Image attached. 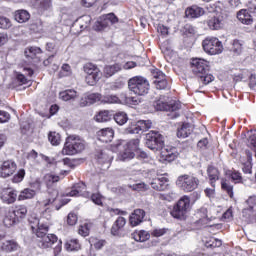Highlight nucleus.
Returning a JSON list of instances; mask_svg holds the SVG:
<instances>
[{
    "mask_svg": "<svg viewBox=\"0 0 256 256\" xmlns=\"http://www.w3.org/2000/svg\"><path fill=\"white\" fill-rule=\"evenodd\" d=\"M89 243L90 245H92L95 249H103V247H105L106 245V241L105 240H101L99 238H95V237H91L89 239Z\"/></svg>",
    "mask_w": 256,
    "mask_h": 256,
    "instance_id": "nucleus-44",
    "label": "nucleus"
},
{
    "mask_svg": "<svg viewBox=\"0 0 256 256\" xmlns=\"http://www.w3.org/2000/svg\"><path fill=\"white\" fill-rule=\"evenodd\" d=\"M90 231L91 223H85L83 225H80L78 228V233L81 235V237H89Z\"/></svg>",
    "mask_w": 256,
    "mask_h": 256,
    "instance_id": "nucleus-45",
    "label": "nucleus"
},
{
    "mask_svg": "<svg viewBox=\"0 0 256 256\" xmlns=\"http://www.w3.org/2000/svg\"><path fill=\"white\" fill-rule=\"evenodd\" d=\"M37 193L35 190L26 188L23 191L20 192V195L18 196L19 201H25V199H33Z\"/></svg>",
    "mask_w": 256,
    "mask_h": 256,
    "instance_id": "nucleus-36",
    "label": "nucleus"
},
{
    "mask_svg": "<svg viewBox=\"0 0 256 256\" xmlns=\"http://www.w3.org/2000/svg\"><path fill=\"white\" fill-rule=\"evenodd\" d=\"M191 211V198L189 196H182L177 203L174 204L170 211L171 217L177 221H186Z\"/></svg>",
    "mask_w": 256,
    "mask_h": 256,
    "instance_id": "nucleus-2",
    "label": "nucleus"
},
{
    "mask_svg": "<svg viewBox=\"0 0 256 256\" xmlns=\"http://www.w3.org/2000/svg\"><path fill=\"white\" fill-rule=\"evenodd\" d=\"M152 77L155 79V81H157V80L163 79L165 75L159 69H153Z\"/></svg>",
    "mask_w": 256,
    "mask_h": 256,
    "instance_id": "nucleus-64",
    "label": "nucleus"
},
{
    "mask_svg": "<svg viewBox=\"0 0 256 256\" xmlns=\"http://www.w3.org/2000/svg\"><path fill=\"white\" fill-rule=\"evenodd\" d=\"M25 179V170L20 169L17 174L12 178L13 183H21Z\"/></svg>",
    "mask_w": 256,
    "mask_h": 256,
    "instance_id": "nucleus-54",
    "label": "nucleus"
},
{
    "mask_svg": "<svg viewBox=\"0 0 256 256\" xmlns=\"http://www.w3.org/2000/svg\"><path fill=\"white\" fill-rule=\"evenodd\" d=\"M246 207L242 210V217L246 221H251L256 218V196H250L245 201Z\"/></svg>",
    "mask_w": 256,
    "mask_h": 256,
    "instance_id": "nucleus-9",
    "label": "nucleus"
},
{
    "mask_svg": "<svg viewBox=\"0 0 256 256\" xmlns=\"http://www.w3.org/2000/svg\"><path fill=\"white\" fill-rule=\"evenodd\" d=\"M157 31L162 37H167L169 35V28L163 24H158L157 25Z\"/></svg>",
    "mask_w": 256,
    "mask_h": 256,
    "instance_id": "nucleus-57",
    "label": "nucleus"
},
{
    "mask_svg": "<svg viewBox=\"0 0 256 256\" xmlns=\"http://www.w3.org/2000/svg\"><path fill=\"white\" fill-rule=\"evenodd\" d=\"M150 185L155 191H165L169 185V179L164 175H160L157 178H154Z\"/></svg>",
    "mask_w": 256,
    "mask_h": 256,
    "instance_id": "nucleus-16",
    "label": "nucleus"
},
{
    "mask_svg": "<svg viewBox=\"0 0 256 256\" xmlns=\"http://www.w3.org/2000/svg\"><path fill=\"white\" fill-rule=\"evenodd\" d=\"M178 155L179 153H177L176 148H164L160 153L161 160L167 161L168 163L175 161Z\"/></svg>",
    "mask_w": 256,
    "mask_h": 256,
    "instance_id": "nucleus-20",
    "label": "nucleus"
},
{
    "mask_svg": "<svg viewBox=\"0 0 256 256\" xmlns=\"http://www.w3.org/2000/svg\"><path fill=\"white\" fill-rule=\"evenodd\" d=\"M163 145H165L163 135L159 132L151 131L146 135V147L151 151H159L163 148Z\"/></svg>",
    "mask_w": 256,
    "mask_h": 256,
    "instance_id": "nucleus-7",
    "label": "nucleus"
},
{
    "mask_svg": "<svg viewBox=\"0 0 256 256\" xmlns=\"http://www.w3.org/2000/svg\"><path fill=\"white\" fill-rule=\"evenodd\" d=\"M207 175L210 180V185L215 187V182L219 181V170L214 166H208Z\"/></svg>",
    "mask_w": 256,
    "mask_h": 256,
    "instance_id": "nucleus-27",
    "label": "nucleus"
},
{
    "mask_svg": "<svg viewBox=\"0 0 256 256\" xmlns=\"http://www.w3.org/2000/svg\"><path fill=\"white\" fill-rule=\"evenodd\" d=\"M12 212L15 214L18 221L19 219H25V217L27 216V206L25 205L16 206Z\"/></svg>",
    "mask_w": 256,
    "mask_h": 256,
    "instance_id": "nucleus-38",
    "label": "nucleus"
},
{
    "mask_svg": "<svg viewBox=\"0 0 256 256\" xmlns=\"http://www.w3.org/2000/svg\"><path fill=\"white\" fill-rule=\"evenodd\" d=\"M97 137L102 143H111L115 137V131L112 128H103L97 132Z\"/></svg>",
    "mask_w": 256,
    "mask_h": 256,
    "instance_id": "nucleus-19",
    "label": "nucleus"
},
{
    "mask_svg": "<svg viewBox=\"0 0 256 256\" xmlns=\"http://www.w3.org/2000/svg\"><path fill=\"white\" fill-rule=\"evenodd\" d=\"M123 70V66L120 63H115L112 65H107L104 67V75L107 77H113L115 73H119V71Z\"/></svg>",
    "mask_w": 256,
    "mask_h": 256,
    "instance_id": "nucleus-25",
    "label": "nucleus"
},
{
    "mask_svg": "<svg viewBox=\"0 0 256 256\" xmlns=\"http://www.w3.org/2000/svg\"><path fill=\"white\" fill-rule=\"evenodd\" d=\"M87 186L83 182H79L72 187V190L66 193L67 197H90Z\"/></svg>",
    "mask_w": 256,
    "mask_h": 256,
    "instance_id": "nucleus-13",
    "label": "nucleus"
},
{
    "mask_svg": "<svg viewBox=\"0 0 256 256\" xmlns=\"http://www.w3.org/2000/svg\"><path fill=\"white\" fill-rule=\"evenodd\" d=\"M199 178L191 174H183L177 178L176 185L185 193H191L199 187Z\"/></svg>",
    "mask_w": 256,
    "mask_h": 256,
    "instance_id": "nucleus-4",
    "label": "nucleus"
},
{
    "mask_svg": "<svg viewBox=\"0 0 256 256\" xmlns=\"http://www.w3.org/2000/svg\"><path fill=\"white\" fill-rule=\"evenodd\" d=\"M91 201H93L95 205H103V196L99 193H94L91 195Z\"/></svg>",
    "mask_w": 256,
    "mask_h": 256,
    "instance_id": "nucleus-58",
    "label": "nucleus"
},
{
    "mask_svg": "<svg viewBox=\"0 0 256 256\" xmlns=\"http://www.w3.org/2000/svg\"><path fill=\"white\" fill-rule=\"evenodd\" d=\"M139 143V139H132L125 145V148L135 153V151H139Z\"/></svg>",
    "mask_w": 256,
    "mask_h": 256,
    "instance_id": "nucleus-47",
    "label": "nucleus"
},
{
    "mask_svg": "<svg viewBox=\"0 0 256 256\" xmlns=\"http://www.w3.org/2000/svg\"><path fill=\"white\" fill-rule=\"evenodd\" d=\"M111 113L108 110L100 111L95 119L98 123H107V121H111Z\"/></svg>",
    "mask_w": 256,
    "mask_h": 256,
    "instance_id": "nucleus-35",
    "label": "nucleus"
},
{
    "mask_svg": "<svg viewBox=\"0 0 256 256\" xmlns=\"http://www.w3.org/2000/svg\"><path fill=\"white\" fill-rule=\"evenodd\" d=\"M29 223L32 231L38 237V246L41 249H49V247H54V256L59 255L62 251L63 242L57 238L55 234H47L49 231V226L45 224H40L38 218H29Z\"/></svg>",
    "mask_w": 256,
    "mask_h": 256,
    "instance_id": "nucleus-1",
    "label": "nucleus"
},
{
    "mask_svg": "<svg viewBox=\"0 0 256 256\" xmlns=\"http://www.w3.org/2000/svg\"><path fill=\"white\" fill-rule=\"evenodd\" d=\"M221 187L228 193L229 197L233 198V186L229 185L225 179H222Z\"/></svg>",
    "mask_w": 256,
    "mask_h": 256,
    "instance_id": "nucleus-51",
    "label": "nucleus"
},
{
    "mask_svg": "<svg viewBox=\"0 0 256 256\" xmlns=\"http://www.w3.org/2000/svg\"><path fill=\"white\" fill-rule=\"evenodd\" d=\"M14 19L18 23H27L31 19V14L27 10H17L14 12Z\"/></svg>",
    "mask_w": 256,
    "mask_h": 256,
    "instance_id": "nucleus-29",
    "label": "nucleus"
},
{
    "mask_svg": "<svg viewBox=\"0 0 256 256\" xmlns=\"http://www.w3.org/2000/svg\"><path fill=\"white\" fill-rule=\"evenodd\" d=\"M123 103L130 104V105H139L141 103V100L135 98V97H127V95L122 94Z\"/></svg>",
    "mask_w": 256,
    "mask_h": 256,
    "instance_id": "nucleus-50",
    "label": "nucleus"
},
{
    "mask_svg": "<svg viewBox=\"0 0 256 256\" xmlns=\"http://www.w3.org/2000/svg\"><path fill=\"white\" fill-rule=\"evenodd\" d=\"M24 53L28 59H36L38 55H41V53H43V50H41L37 46H30L25 49Z\"/></svg>",
    "mask_w": 256,
    "mask_h": 256,
    "instance_id": "nucleus-34",
    "label": "nucleus"
},
{
    "mask_svg": "<svg viewBox=\"0 0 256 256\" xmlns=\"http://www.w3.org/2000/svg\"><path fill=\"white\" fill-rule=\"evenodd\" d=\"M205 53L209 55H219L223 53V43L215 37H207L202 42Z\"/></svg>",
    "mask_w": 256,
    "mask_h": 256,
    "instance_id": "nucleus-5",
    "label": "nucleus"
},
{
    "mask_svg": "<svg viewBox=\"0 0 256 256\" xmlns=\"http://www.w3.org/2000/svg\"><path fill=\"white\" fill-rule=\"evenodd\" d=\"M166 228H156L151 232L152 237H163L167 233Z\"/></svg>",
    "mask_w": 256,
    "mask_h": 256,
    "instance_id": "nucleus-56",
    "label": "nucleus"
},
{
    "mask_svg": "<svg viewBox=\"0 0 256 256\" xmlns=\"http://www.w3.org/2000/svg\"><path fill=\"white\" fill-rule=\"evenodd\" d=\"M237 19L241 21L244 25H251L253 23V16L249 11L242 9L237 13Z\"/></svg>",
    "mask_w": 256,
    "mask_h": 256,
    "instance_id": "nucleus-26",
    "label": "nucleus"
},
{
    "mask_svg": "<svg viewBox=\"0 0 256 256\" xmlns=\"http://www.w3.org/2000/svg\"><path fill=\"white\" fill-rule=\"evenodd\" d=\"M18 248L19 244H17L14 240L4 241L0 245V249H2V251H5L6 253L17 251Z\"/></svg>",
    "mask_w": 256,
    "mask_h": 256,
    "instance_id": "nucleus-31",
    "label": "nucleus"
},
{
    "mask_svg": "<svg viewBox=\"0 0 256 256\" xmlns=\"http://www.w3.org/2000/svg\"><path fill=\"white\" fill-rule=\"evenodd\" d=\"M62 154L63 155H77V152L73 146V138H71V136H69L66 139L64 147L62 149Z\"/></svg>",
    "mask_w": 256,
    "mask_h": 256,
    "instance_id": "nucleus-30",
    "label": "nucleus"
},
{
    "mask_svg": "<svg viewBox=\"0 0 256 256\" xmlns=\"http://www.w3.org/2000/svg\"><path fill=\"white\" fill-rule=\"evenodd\" d=\"M223 21V15L218 14L216 16L211 17L208 20L207 25L209 29H212V31H217L218 29H221V27H223Z\"/></svg>",
    "mask_w": 256,
    "mask_h": 256,
    "instance_id": "nucleus-22",
    "label": "nucleus"
},
{
    "mask_svg": "<svg viewBox=\"0 0 256 256\" xmlns=\"http://www.w3.org/2000/svg\"><path fill=\"white\" fill-rule=\"evenodd\" d=\"M199 82L203 85H209V83H213L215 81V76L209 73H203L198 75Z\"/></svg>",
    "mask_w": 256,
    "mask_h": 256,
    "instance_id": "nucleus-40",
    "label": "nucleus"
},
{
    "mask_svg": "<svg viewBox=\"0 0 256 256\" xmlns=\"http://www.w3.org/2000/svg\"><path fill=\"white\" fill-rule=\"evenodd\" d=\"M0 199L6 203V205H11L17 201V191L11 188H5L0 193Z\"/></svg>",
    "mask_w": 256,
    "mask_h": 256,
    "instance_id": "nucleus-14",
    "label": "nucleus"
},
{
    "mask_svg": "<svg viewBox=\"0 0 256 256\" xmlns=\"http://www.w3.org/2000/svg\"><path fill=\"white\" fill-rule=\"evenodd\" d=\"M114 121L117 123V125H125V123L129 121V117L125 112H117L114 115Z\"/></svg>",
    "mask_w": 256,
    "mask_h": 256,
    "instance_id": "nucleus-42",
    "label": "nucleus"
},
{
    "mask_svg": "<svg viewBox=\"0 0 256 256\" xmlns=\"http://www.w3.org/2000/svg\"><path fill=\"white\" fill-rule=\"evenodd\" d=\"M48 139L52 145H59L61 143V135L57 132H50Z\"/></svg>",
    "mask_w": 256,
    "mask_h": 256,
    "instance_id": "nucleus-49",
    "label": "nucleus"
},
{
    "mask_svg": "<svg viewBox=\"0 0 256 256\" xmlns=\"http://www.w3.org/2000/svg\"><path fill=\"white\" fill-rule=\"evenodd\" d=\"M119 19L115 14L110 13L104 16L103 18H100L94 25L95 31H103V29H107V27H111V25H115V23H118Z\"/></svg>",
    "mask_w": 256,
    "mask_h": 256,
    "instance_id": "nucleus-11",
    "label": "nucleus"
},
{
    "mask_svg": "<svg viewBox=\"0 0 256 256\" xmlns=\"http://www.w3.org/2000/svg\"><path fill=\"white\" fill-rule=\"evenodd\" d=\"M71 66L69 64H63L61 67L60 75L62 77H69L71 75Z\"/></svg>",
    "mask_w": 256,
    "mask_h": 256,
    "instance_id": "nucleus-55",
    "label": "nucleus"
},
{
    "mask_svg": "<svg viewBox=\"0 0 256 256\" xmlns=\"http://www.w3.org/2000/svg\"><path fill=\"white\" fill-rule=\"evenodd\" d=\"M65 249L66 251H79L81 249V243L77 239L68 240L65 243Z\"/></svg>",
    "mask_w": 256,
    "mask_h": 256,
    "instance_id": "nucleus-37",
    "label": "nucleus"
},
{
    "mask_svg": "<svg viewBox=\"0 0 256 256\" xmlns=\"http://www.w3.org/2000/svg\"><path fill=\"white\" fill-rule=\"evenodd\" d=\"M13 27V23L11 22V19L0 16V29H11Z\"/></svg>",
    "mask_w": 256,
    "mask_h": 256,
    "instance_id": "nucleus-48",
    "label": "nucleus"
},
{
    "mask_svg": "<svg viewBox=\"0 0 256 256\" xmlns=\"http://www.w3.org/2000/svg\"><path fill=\"white\" fill-rule=\"evenodd\" d=\"M80 27L82 29H87V27H89L90 23H91V16L89 15H85V16H82L80 18Z\"/></svg>",
    "mask_w": 256,
    "mask_h": 256,
    "instance_id": "nucleus-53",
    "label": "nucleus"
},
{
    "mask_svg": "<svg viewBox=\"0 0 256 256\" xmlns=\"http://www.w3.org/2000/svg\"><path fill=\"white\" fill-rule=\"evenodd\" d=\"M102 103H123V94H121V97H117V95H106L102 99Z\"/></svg>",
    "mask_w": 256,
    "mask_h": 256,
    "instance_id": "nucleus-43",
    "label": "nucleus"
},
{
    "mask_svg": "<svg viewBox=\"0 0 256 256\" xmlns=\"http://www.w3.org/2000/svg\"><path fill=\"white\" fill-rule=\"evenodd\" d=\"M60 99L62 101H71V99H75L77 97V91L75 90H65L63 92H60Z\"/></svg>",
    "mask_w": 256,
    "mask_h": 256,
    "instance_id": "nucleus-39",
    "label": "nucleus"
},
{
    "mask_svg": "<svg viewBox=\"0 0 256 256\" xmlns=\"http://www.w3.org/2000/svg\"><path fill=\"white\" fill-rule=\"evenodd\" d=\"M9 119H11V115L9 114V112L0 110V123H7Z\"/></svg>",
    "mask_w": 256,
    "mask_h": 256,
    "instance_id": "nucleus-61",
    "label": "nucleus"
},
{
    "mask_svg": "<svg viewBox=\"0 0 256 256\" xmlns=\"http://www.w3.org/2000/svg\"><path fill=\"white\" fill-rule=\"evenodd\" d=\"M128 88L134 95L143 97L149 93V80L142 76H134L128 80Z\"/></svg>",
    "mask_w": 256,
    "mask_h": 256,
    "instance_id": "nucleus-3",
    "label": "nucleus"
},
{
    "mask_svg": "<svg viewBox=\"0 0 256 256\" xmlns=\"http://www.w3.org/2000/svg\"><path fill=\"white\" fill-rule=\"evenodd\" d=\"M154 84L156 85V89H169V82H167V77L164 76L159 80H154Z\"/></svg>",
    "mask_w": 256,
    "mask_h": 256,
    "instance_id": "nucleus-46",
    "label": "nucleus"
},
{
    "mask_svg": "<svg viewBox=\"0 0 256 256\" xmlns=\"http://www.w3.org/2000/svg\"><path fill=\"white\" fill-rule=\"evenodd\" d=\"M230 177H231L232 181H234L235 183H241V181H243V177L241 176V173H239L237 171H233L230 174Z\"/></svg>",
    "mask_w": 256,
    "mask_h": 256,
    "instance_id": "nucleus-60",
    "label": "nucleus"
},
{
    "mask_svg": "<svg viewBox=\"0 0 256 256\" xmlns=\"http://www.w3.org/2000/svg\"><path fill=\"white\" fill-rule=\"evenodd\" d=\"M155 109L156 111H179V109H181V104L178 102L167 104V102L158 100L155 104Z\"/></svg>",
    "mask_w": 256,
    "mask_h": 256,
    "instance_id": "nucleus-18",
    "label": "nucleus"
},
{
    "mask_svg": "<svg viewBox=\"0 0 256 256\" xmlns=\"http://www.w3.org/2000/svg\"><path fill=\"white\" fill-rule=\"evenodd\" d=\"M67 223L71 226L77 224V214L75 213H69L67 217Z\"/></svg>",
    "mask_w": 256,
    "mask_h": 256,
    "instance_id": "nucleus-62",
    "label": "nucleus"
},
{
    "mask_svg": "<svg viewBox=\"0 0 256 256\" xmlns=\"http://www.w3.org/2000/svg\"><path fill=\"white\" fill-rule=\"evenodd\" d=\"M145 219V210L143 209H135L133 213L129 217V223L131 227H137L141 225Z\"/></svg>",
    "mask_w": 256,
    "mask_h": 256,
    "instance_id": "nucleus-17",
    "label": "nucleus"
},
{
    "mask_svg": "<svg viewBox=\"0 0 256 256\" xmlns=\"http://www.w3.org/2000/svg\"><path fill=\"white\" fill-rule=\"evenodd\" d=\"M15 171H17V163L13 160H6L0 167V176L6 179V177H11Z\"/></svg>",
    "mask_w": 256,
    "mask_h": 256,
    "instance_id": "nucleus-12",
    "label": "nucleus"
},
{
    "mask_svg": "<svg viewBox=\"0 0 256 256\" xmlns=\"http://www.w3.org/2000/svg\"><path fill=\"white\" fill-rule=\"evenodd\" d=\"M36 3L40 5L42 9H49V7H51V0H36Z\"/></svg>",
    "mask_w": 256,
    "mask_h": 256,
    "instance_id": "nucleus-63",
    "label": "nucleus"
},
{
    "mask_svg": "<svg viewBox=\"0 0 256 256\" xmlns=\"http://www.w3.org/2000/svg\"><path fill=\"white\" fill-rule=\"evenodd\" d=\"M151 234L145 230H140L132 233V238L134 241L144 243V241H149Z\"/></svg>",
    "mask_w": 256,
    "mask_h": 256,
    "instance_id": "nucleus-32",
    "label": "nucleus"
},
{
    "mask_svg": "<svg viewBox=\"0 0 256 256\" xmlns=\"http://www.w3.org/2000/svg\"><path fill=\"white\" fill-rule=\"evenodd\" d=\"M153 122L151 120H139L137 122H132L127 128L126 133L138 134L140 131H147L151 129Z\"/></svg>",
    "mask_w": 256,
    "mask_h": 256,
    "instance_id": "nucleus-10",
    "label": "nucleus"
},
{
    "mask_svg": "<svg viewBox=\"0 0 256 256\" xmlns=\"http://www.w3.org/2000/svg\"><path fill=\"white\" fill-rule=\"evenodd\" d=\"M193 133V125L189 123H183L180 128H178L177 131V137H181L182 139H185L188 135H191Z\"/></svg>",
    "mask_w": 256,
    "mask_h": 256,
    "instance_id": "nucleus-24",
    "label": "nucleus"
},
{
    "mask_svg": "<svg viewBox=\"0 0 256 256\" xmlns=\"http://www.w3.org/2000/svg\"><path fill=\"white\" fill-rule=\"evenodd\" d=\"M191 69L194 75L198 77V75H203V73H207L209 71V61L203 58H192L191 62Z\"/></svg>",
    "mask_w": 256,
    "mask_h": 256,
    "instance_id": "nucleus-8",
    "label": "nucleus"
},
{
    "mask_svg": "<svg viewBox=\"0 0 256 256\" xmlns=\"http://www.w3.org/2000/svg\"><path fill=\"white\" fill-rule=\"evenodd\" d=\"M232 51L239 55L243 51V44L239 40H234L232 44Z\"/></svg>",
    "mask_w": 256,
    "mask_h": 256,
    "instance_id": "nucleus-52",
    "label": "nucleus"
},
{
    "mask_svg": "<svg viewBox=\"0 0 256 256\" xmlns=\"http://www.w3.org/2000/svg\"><path fill=\"white\" fill-rule=\"evenodd\" d=\"M128 187L130 189H132L133 191H144L145 189H147V185H145V183H137L134 185H128Z\"/></svg>",
    "mask_w": 256,
    "mask_h": 256,
    "instance_id": "nucleus-59",
    "label": "nucleus"
},
{
    "mask_svg": "<svg viewBox=\"0 0 256 256\" xmlns=\"http://www.w3.org/2000/svg\"><path fill=\"white\" fill-rule=\"evenodd\" d=\"M3 223L5 227H13L19 223V219L15 216V212L8 211L4 217Z\"/></svg>",
    "mask_w": 256,
    "mask_h": 256,
    "instance_id": "nucleus-28",
    "label": "nucleus"
},
{
    "mask_svg": "<svg viewBox=\"0 0 256 256\" xmlns=\"http://www.w3.org/2000/svg\"><path fill=\"white\" fill-rule=\"evenodd\" d=\"M48 199L43 200L40 202L41 207H45L46 209H49V205H52L57 201V197H59V191L57 189H48Z\"/></svg>",
    "mask_w": 256,
    "mask_h": 256,
    "instance_id": "nucleus-21",
    "label": "nucleus"
},
{
    "mask_svg": "<svg viewBox=\"0 0 256 256\" xmlns=\"http://www.w3.org/2000/svg\"><path fill=\"white\" fill-rule=\"evenodd\" d=\"M101 99L100 93H85L80 100V107H87L88 105H93Z\"/></svg>",
    "mask_w": 256,
    "mask_h": 256,
    "instance_id": "nucleus-15",
    "label": "nucleus"
},
{
    "mask_svg": "<svg viewBox=\"0 0 256 256\" xmlns=\"http://www.w3.org/2000/svg\"><path fill=\"white\" fill-rule=\"evenodd\" d=\"M70 138H72V145L76 153H81V151H84L85 141L83 139H80L79 136L74 135L70 136Z\"/></svg>",
    "mask_w": 256,
    "mask_h": 256,
    "instance_id": "nucleus-33",
    "label": "nucleus"
},
{
    "mask_svg": "<svg viewBox=\"0 0 256 256\" xmlns=\"http://www.w3.org/2000/svg\"><path fill=\"white\" fill-rule=\"evenodd\" d=\"M84 72L86 73L85 81L87 85H97L102 75L99 67L93 63H87L84 65Z\"/></svg>",
    "mask_w": 256,
    "mask_h": 256,
    "instance_id": "nucleus-6",
    "label": "nucleus"
},
{
    "mask_svg": "<svg viewBox=\"0 0 256 256\" xmlns=\"http://www.w3.org/2000/svg\"><path fill=\"white\" fill-rule=\"evenodd\" d=\"M185 15L189 19H197L198 17L205 15V10L199 6H192L186 9Z\"/></svg>",
    "mask_w": 256,
    "mask_h": 256,
    "instance_id": "nucleus-23",
    "label": "nucleus"
},
{
    "mask_svg": "<svg viewBox=\"0 0 256 256\" xmlns=\"http://www.w3.org/2000/svg\"><path fill=\"white\" fill-rule=\"evenodd\" d=\"M118 157L120 161H131V159L135 157V152L131 151L125 146L124 151L121 152Z\"/></svg>",
    "mask_w": 256,
    "mask_h": 256,
    "instance_id": "nucleus-41",
    "label": "nucleus"
}]
</instances>
